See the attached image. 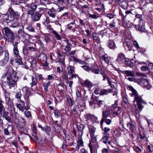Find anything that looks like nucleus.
Instances as JSON below:
<instances>
[{
    "label": "nucleus",
    "instance_id": "f257e3e1",
    "mask_svg": "<svg viewBox=\"0 0 153 153\" xmlns=\"http://www.w3.org/2000/svg\"><path fill=\"white\" fill-rule=\"evenodd\" d=\"M18 79V77L16 75V73L13 71L7 72L5 74L1 79V82L3 83L7 84L11 88L16 84V82Z\"/></svg>",
    "mask_w": 153,
    "mask_h": 153
},
{
    "label": "nucleus",
    "instance_id": "774afa93",
    "mask_svg": "<svg viewBox=\"0 0 153 153\" xmlns=\"http://www.w3.org/2000/svg\"><path fill=\"white\" fill-rule=\"evenodd\" d=\"M4 133L6 135H8L10 133H11L10 132H9L6 128L4 129Z\"/></svg>",
    "mask_w": 153,
    "mask_h": 153
},
{
    "label": "nucleus",
    "instance_id": "c9c22d12",
    "mask_svg": "<svg viewBox=\"0 0 153 153\" xmlns=\"http://www.w3.org/2000/svg\"><path fill=\"white\" fill-rule=\"evenodd\" d=\"M30 46L28 47V49L29 51H36V45L35 44L31 43L30 44Z\"/></svg>",
    "mask_w": 153,
    "mask_h": 153
},
{
    "label": "nucleus",
    "instance_id": "4be33fe9",
    "mask_svg": "<svg viewBox=\"0 0 153 153\" xmlns=\"http://www.w3.org/2000/svg\"><path fill=\"white\" fill-rule=\"evenodd\" d=\"M106 25L107 27V29H108V30H110V31H111L112 32H114V30L115 28V25L114 23H107L106 22H105Z\"/></svg>",
    "mask_w": 153,
    "mask_h": 153
},
{
    "label": "nucleus",
    "instance_id": "2f4dec72",
    "mask_svg": "<svg viewBox=\"0 0 153 153\" xmlns=\"http://www.w3.org/2000/svg\"><path fill=\"white\" fill-rule=\"evenodd\" d=\"M51 83V81H49L48 82H42L43 87L46 92H47L48 91V88L50 85Z\"/></svg>",
    "mask_w": 153,
    "mask_h": 153
},
{
    "label": "nucleus",
    "instance_id": "79ce46f5",
    "mask_svg": "<svg viewBox=\"0 0 153 153\" xmlns=\"http://www.w3.org/2000/svg\"><path fill=\"white\" fill-rule=\"evenodd\" d=\"M84 85L85 86H87L88 88H91L93 86L91 82L88 80L85 81Z\"/></svg>",
    "mask_w": 153,
    "mask_h": 153
},
{
    "label": "nucleus",
    "instance_id": "8fccbe9b",
    "mask_svg": "<svg viewBox=\"0 0 153 153\" xmlns=\"http://www.w3.org/2000/svg\"><path fill=\"white\" fill-rule=\"evenodd\" d=\"M143 86L148 90L150 89L151 87V85L149 83L148 81L146 82L145 84L143 85Z\"/></svg>",
    "mask_w": 153,
    "mask_h": 153
},
{
    "label": "nucleus",
    "instance_id": "0e129e2a",
    "mask_svg": "<svg viewBox=\"0 0 153 153\" xmlns=\"http://www.w3.org/2000/svg\"><path fill=\"white\" fill-rule=\"evenodd\" d=\"M76 95L78 98H81L82 97L80 92L79 91H76Z\"/></svg>",
    "mask_w": 153,
    "mask_h": 153
},
{
    "label": "nucleus",
    "instance_id": "473e14b6",
    "mask_svg": "<svg viewBox=\"0 0 153 153\" xmlns=\"http://www.w3.org/2000/svg\"><path fill=\"white\" fill-rule=\"evenodd\" d=\"M147 81L146 79L143 78H141L137 79V82L142 86Z\"/></svg>",
    "mask_w": 153,
    "mask_h": 153
},
{
    "label": "nucleus",
    "instance_id": "ea45409f",
    "mask_svg": "<svg viewBox=\"0 0 153 153\" xmlns=\"http://www.w3.org/2000/svg\"><path fill=\"white\" fill-rule=\"evenodd\" d=\"M101 74L102 75L103 77V80H105V79H107L108 81V83L110 85V78L108 77L106 74L104 73L101 72Z\"/></svg>",
    "mask_w": 153,
    "mask_h": 153
},
{
    "label": "nucleus",
    "instance_id": "72a5a7b5",
    "mask_svg": "<svg viewBox=\"0 0 153 153\" xmlns=\"http://www.w3.org/2000/svg\"><path fill=\"white\" fill-rule=\"evenodd\" d=\"M104 136L101 140L100 141L106 144L107 143L108 138L109 136V134H105Z\"/></svg>",
    "mask_w": 153,
    "mask_h": 153
},
{
    "label": "nucleus",
    "instance_id": "f03ea898",
    "mask_svg": "<svg viewBox=\"0 0 153 153\" xmlns=\"http://www.w3.org/2000/svg\"><path fill=\"white\" fill-rule=\"evenodd\" d=\"M2 29L4 31L6 40L13 43L16 38L14 33L8 27H4Z\"/></svg>",
    "mask_w": 153,
    "mask_h": 153
},
{
    "label": "nucleus",
    "instance_id": "f8f14e48",
    "mask_svg": "<svg viewBox=\"0 0 153 153\" xmlns=\"http://www.w3.org/2000/svg\"><path fill=\"white\" fill-rule=\"evenodd\" d=\"M3 18L4 20L7 23L13 21L14 19L13 17L10 16L8 14H4Z\"/></svg>",
    "mask_w": 153,
    "mask_h": 153
},
{
    "label": "nucleus",
    "instance_id": "1a4fd4ad",
    "mask_svg": "<svg viewBox=\"0 0 153 153\" xmlns=\"http://www.w3.org/2000/svg\"><path fill=\"white\" fill-rule=\"evenodd\" d=\"M110 110L108 108H107L105 111H103L102 114V118L100 122L101 125L103 124V122L105 120V119H106L108 117L110 116Z\"/></svg>",
    "mask_w": 153,
    "mask_h": 153
},
{
    "label": "nucleus",
    "instance_id": "864d4df0",
    "mask_svg": "<svg viewBox=\"0 0 153 153\" xmlns=\"http://www.w3.org/2000/svg\"><path fill=\"white\" fill-rule=\"evenodd\" d=\"M7 129L11 133H13V127L12 125H9L7 128Z\"/></svg>",
    "mask_w": 153,
    "mask_h": 153
},
{
    "label": "nucleus",
    "instance_id": "39448f33",
    "mask_svg": "<svg viewBox=\"0 0 153 153\" xmlns=\"http://www.w3.org/2000/svg\"><path fill=\"white\" fill-rule=\"evenodd\" d=\"M124 72L127 76H130L127 78V79L130 81L134 82H137V79L135 78L134 71L130 70H127L124 71Z\"/></svg>",
    "mask_w": 153,
    "mask_h": 153
},
{
    "label": "nucleus",
    "instance_id": "6e6552de",
    "mask_svg": "<svg viewBox=\"0 0 153 153\" xmlns=\"http://www.w3.org/2000/svg\"><path fill=\"white\" fill-rule=\"evenodd\" d=\"M37 6L34 3H32L30 4V8H29L27 12V14L28 16H32L35 14V12L37 9Z\"/></svg>",
    "mask_w": 153,
    "mask_h": 153
},
{
    "label": "nucleus",
    "instance_id": "423d86ee",
    "mask_svg": "<svg viewBox=\"0 0 153 153\" xmlns=\"http://www.w3.org/2000/svg\"><path fill=\"white\" fill-rule=\"evenodd\" d=\"M43 9L42 8H40V11H37L31 16V20L33 22H36L38 21L40 19L43 13L41 12V11H43Z\"/></svg>",
    "mask_w": 153,
    "mask_h": 153
},
{
    "label": "nucleus",
    "instance_id": "de8ad7c7",
    "mask_svg": "<svg viewBox=\"0 0 153 153\" xmlns=\"http://www.w3.org/2000/svg\"><path fill=\"white\" fill-rule=\"evenodd\" d=\"M77 127L78 130L79 131L82 135V131L84 128V126L82 125L79 124L77 125Z\"/></svg>",
    "mask_w": 153,
    "mask_h": 153
},
{
    "label": "nucleus",
    "instance_id": "09e8293b",
    "mask_svg": "<svg viewBox=\"0 0 153 153\" xmlns=\"http://www.w3.org/2000/svg\"><path fill=\"white\" fill-rule=\"evenodd\" d=\"M45 131L46 133L48 134L49 135L50 134L51 130L50 127L48 126H45L44 127Z\"/></svg>",
    "mask_w": 153,
    "mask_h": 153
},
{
    "label": "nucleus",
    "instance_id": "ddd939ff",
    "mask_svg": "<svg viewBox=\"0 0 153 153\" xmlns=\"http://www.w3.org/2000/svg\"><path fill=\"white\" fill-rule=\"evenodd\" d=\"M19 103L17 104V107L19 110L22 112H23L25 109H26V107L25 106V103L22 100H20L19 102Z\"/></svg>",
    "mask_w": 153,
    "mask_h": 153
},
{
    "label": "nucleus",
    "instance_id": "052dcab7",
    "mask_svg": "<svg viewBox=\"0 0 153 153\" xmlns=\"http://www.w3.org/2000/svg\"><path fill=\"white\" fill-rule=\"evenodd\" d=\"M101 127H102V128L104 131L105 134H108L107 133V132L110 130V129L109 128H108L105 127H104V128L103 129V127L102 126V125H101Z\"/></svg>",
    "mask_w": 153,
    "mask_h": 153
},
{
    "label": "nucleus",
    "instance_id": "9b49d317",
    "mask_svg": "<svg viewBox=\"0 0 153 153\" xmlns=\"http://www.w3.org/2000/svg\"><path fill=\"white\" fill-rule=\"evenodd\" d=\"M126 58L125 55L122 53H120L117 56V58L116 59V62L119 64H121L124 60H125Z\"/></svg>",
    "mask_w": 153,
    "mask_h": 153
},
{
    "label": "nucleus",
    "instance_id": "412c9836",
    "mask_svg": "<svg viewBox=\"0 0 153 153\" xmlns=\"http://www.w3.org/2000/svg\"><path fill=\"white\" fill-rule=\"evenodd\" d=\"M49 30L50 32L53 34L54 36L58 40H60L61 39V37L58 33L55 30H54L52 28H49Z\"/></svg>",
    "mask_w": 153,
    "mask_h": 153
},
{
    "label": "nucleus",
    "instance_id": "680f3d73",
    "mask_svg": "<svg viewBox=\"0 0 153 153\" xmlns=\"http://www.w3.org/2000/svg\"><path fill=\"white\" fill-rule=\"evenodd\" d=\"M118 105V102L117 101H115L114 104H113L111 105V107L113 108H115L117 107V105Z\"/></svg>",
    "mask_w": 153,
    "mask_h": 153
},
{
    "label": "nucleus",
    "instance_id": "4c0bfd02",
    "mask_svg": "<svg viewBox=\"0 0 153 153\" xmlns=\"http://www.w3.org/2000/svg\"><path fill=\"white\" fill-rule=\"evenodd\" d=\"M32 82L30 83L31 87L35 85L37 83V81L36 78L33 76L31 77Z\"/></svg>",
    "mask_w": 153,
    "mask_h": 153
},
{
    "label": "nucleus",
    "instance_id": "a878e982",
    "mask_svg": "<svg viewBox=\"0 0 153 153\" xmlns=\"http://www.w3.org/2000/svg\"><path fill=\"white\" fill-rule=\"evenodd\" d=\"M108 46L110 48L113 50L116 48L115 44L113 40H109L108 43Z\"/></svg>",
    "mask_w": 153,
    "mask_h": 153
},
{
    "label": "nucleus",
    "instance_id": "5fc2aeb1",
    "mask_svg": "<svg viewBox=\"0 0 153 153\" xmlns=\"http://www.w3.org/2000/svg\"><path fill=\"white\" fill-rule=\"evenodd\" d=\"M27 30L29 32H33L35 31L34 29L31 25H29L26 28Z\"/></svg>",
    "mask_w": 153,
    "mask_h": 153
},
{
    "label": "nucleus",
    "instance_id": "603ef678",
    "mask_svg": "<svg viewBox=\"0 0 153 153\" xmlns=\"http://www.w3.org/2000/svg\"><path fill=\"white\" fill-rule=\"evenodd\" d=\"M54 113L55 117L58 118L60 117V113L58 110H55L54 111Z\"/></svg>",
    "mask_w": 153,
    "mask_h": 153
},
{
    "label": "nucleus",
    "instance_id": "0eeeda50",
    "mask_svg": "<svg viewBox=\"0 0 153 153\" xmlns=\"http://www.w3.org/2000/svg\"><path fill=\"white\" fill-rule=\"evenodd\" d=\"M134 98V101H136L137 103L138 108L141 111V110L143 107L142 105V103L145 104L146 103L143 100L141 97L139 95L136 97Z\"/></svg>",
    "mask_w": 153,
    "mask_h": 153
},
{
    "label": "nucleus",
    "instance_id": "7c9ffc66",
    "mask_svg": "<svg viewBox=\"0 0 153 153\" xmlns=\"http://www.w3.org/2000/svg\"><path fill=\"white\" fill-rule=\"evenodd\" d=\"M88 128L90 136H92V135H94L96 128L92 126H89Z\"/></svg>",
    "mask_w": 153,
    "mask_h": 153
},
{
    "label": "nucleus",
    "instance_id": "20e7f679",
    "mask_svg": "<svg viewBox=\"0 0 153 153\" xmlns=\"http://www.w3.org/2000/svg\"><path fill=\"white\" fill-rule=\"evenodd\" d=\"M136 29L140 32H146L147 30L145 27V21L142 19H140L139 24L135 26Z\"/></svg>",
    "mask_w": 153,
    "mask_h": 153
},
{
    "label": "nucleus",
    "instance_id": "6e6d98bb",
    "mask_svg": "<svg viewBox=\"0 0 153 153\" xmlns=\"http://www.w3.org/2000/svg\"><path fill=\"white\" fill-rule=\"evenodd\" d=\"M67 100L69 105L70 106H72L73 105V101L71 98L70 97H67Z\"/></svg>",
    "mask_w": 153,
    "mask_h": 153
},
{
    "label": "nucleus",
    "instance_id": "dca6fc26",
    "mask_svg": "<svg viewBox=\"0 0 153 153\" xmlns=\"http://www.w3.org/2000/svg\"><path fill=\"white\" fill-rule=\"evenodd\" d=\"M48 14L50 17L54 19L56 16V10L53 8L49 9L48 11Z\"/></svg>",
    "mask_w": 153,
    "mask_h": 153
},
{
    "label": "nucleus",
    "instance_id": "6ab92c4d",
    "mask_svg": "<svg viewBox=\"0 0 153 153\" xmlns=\"http://www.w3.org/2000/svg\"><path fill=\"white\" fill-rule=\"evenodd\" d=\"M128 88L132 92V93L129 94L131 96L134 97V98L139 95L137 91L132 86H129Z\"/></svg>",
    "mask_w": 153,
    "mask_h": 153
},
{
    "label": "nucleus",
    "instance_id": "c03bdc74",
    "mask_svg": "<svg viewBox=\"0 0 153 153\" xmlns=\"http://www.w3.org/2000/svg\"><path fill=\"white\" fill-rule=\"evenodd\" d=\"M91 136V140L89 143H97V139L96 136L94 135Z\"/></svg>",
    "mask_w": 153,
    "mask_h": 153
},
{
    "label": "nucleus",
    "instance_id": "4d7b16f0",
    "mask_svg": "<svg viewBox=\"0 0 153 153\" xmlns=\"http://www.w3.org/2000/svg\"><path fill=\"white\" fill-rule=\"evenodd\" d=\"M92 37L94 40H97L99 39V35L97 33H94L92 35Z\"/></svg>",
    "mask_w": 153,
    "mask_h": 153
},
{
    "label": "nucleus",
    "instance_id": "f3484780",
    "mask_svg": "<svg viewBox=\"0 0 153 153\" xmlns=\"http://www.w3.org/2000/svg\"><path fill=\"white\" fill-rule=\"evenodd\" d=\"M16 62L19 63V65H22V67L26 69L28 68V67L25 65L22 61V58L20 56V57H16Z\"/></svg>",
    "mask_w": 153,
    "mask_h": 153
},
{
    "label": "nucleus",
    "instance_id": "c85d7f7f",
    "mask_svg": "<svg viewBox=\"0 0 153 153\" xmlns=\"http://www.w3.org/2000/svg\"><path fill=\"white\" fill-rule=\"evenodd\" d=\"M112 91V90L111 89H102L100 91V94L101 95H107L109 93H111Z\"/></svg>",
    "mask_w": 153,
    "mask_h": 153
},
{
    "label": "nucleus",
    "instance_id": "aec40b11",
    "mask_svg": "<svg viewBox=\"0 0 153 153\" xmlns=\"http://www.w3.org/2000/svg\"><path fill=\"white\" fill-rule=\"evenodd\" d=\"M88 146L90 151H95L98 148L97 143H89Z\"/></svg>",
    "mask_w": 153,
    "mask_h": 153
},
{
    "label": "nucleus",
    "instance_id": "bf43d9fd",
    "mask_svg": "<svg viewBox=\"0 0 153 153\" xmlns=\"http://www.w3.org/2000/svg\"><path fill=\"white\" fill-rule=\"evenodd\" d=\"M28 48H27L26 47H24L23 49V52L24 55H26L28 53Z\"/></svg>",
    "mask_w": 153,
    "mask_h": 153
},
{
    "label": "nucleus",
    "instance_id": "a19ab883",
    "mask_svg": "<svg viewBox=\"0 0 153 153\" xmlns=\"http://www.w3.org/2000/svg\"><path fill=\"white\" fill-rule=\"evenodd\" d=\"M22 91L25 92L26 94L28 95V96L30 95L31 92L29 91V88L27 86H25L22 89Z\"/></svg>",
    "mask_w": 153,
    "mask_h": 153
},
{
    "label": "nucleus",
    "instance_id": "2eb2a0df",
    "mask_svg": "<svg viewBox=\"0 0 153 153\" xmlns=\"http://www.w3.org/2000/svg\"><path fill=\"white\" fill-rule=\"evenodd\" d=\"M8 114V112L5 111L2 113V115H1L4 118L5 120H6L8 123H12L11 118L9 116Z\"/></svg>",
    "mask_w": 153,
    "mask_h": 153
},
{
    "label": "nucleus",
    "instance_id": "4468645a",
    "mask_svg": "<svg viewBox=\"0 0 153 153\" xmlns=\"http://www.w3.org/2000/svg\"><path fill=\"white\" fill-rule=\"evenodd\" d=\"M8 12L11 15L10 16L14 17V16H20V13L19 12L16 10H14L11 7L9 8L8 10Z\"/></svg>",
    "mask_w": 153,
    "mask_h": 153
},
{
    "label": "nucleus",
    "instance_id": "7ed1b4c3",
    "mask_svg": "<svg viewBox=\"0 0 153 153\" xmlns=\"http://www.w3.org/2000/svg\"><path fill=\"white\" fill-rule=\"evenodd\" d=\"M4 96L5 99V101L7 104L10 107L11 110L15 112V109L13 105V102L10 99V95L9 92L5 90L4 91Z\"/></svg>",
    "mask_w": 153,
    "mask_h": 153
},
{
    "label": "nucleus",
    "instance_id": "c756f323",
    "mask_svg": "<svg viewBox=\"0 0 153 153\" xmlns=\"http://www.w3.org/2000/svg\"><path fill=\"white\" fill-rule=\"evenodd\" d=\"M68 70V74L69 75H71L74 73V67L73 66L69 65L67 68Z\"/></svg>",
    "mask_w": 153,
    "mask_h": 153
},
{
    "label": "nucleus",
    "instance_id": "338daca9",
    "mask_svg": "<svg viewBox=\"0 0 153 153\" xmlns=\"http://www.w3.org/2000/svg\"><path fill=\"white\" fill-rule=\"evenodd\" d=\"M82 68L84 69L85 70L87 71H90V69L87 66L85 65L82 66Z\"/></svg>",
    "mask_w": 153,
    "mask_h": 153
},
{
    "label": "nucleus",
    "instance_id": "13d9d810",
    "mask_svg": "<svg viewBox=\"0 0 153 153\" xmlns=\"http://www.w3.org/2000/svg\"><path fill=\"white\" fill-rule=\"evenodd\" d=\"M57 55H58V58L59 60V62H60L61 63H63L64 62V59H60L59 58L62 57V55L60 53H57Z\"/></svg>",
    "mask_w": 153,
    "mask_h": 153
},
{
    "label": "nucleus",
    "instance_id": "58836bf2",
    "mask_svg": "<svg viewBox=\"0 0 153 153\" xmlns=\"http://www.w3.org/2000/svg\"><path fill=\"white\" fill-rule=\"evenodd\" d=\"M24 112V114L25 116L29 119H31L32 118V115L30 111H28L26 109Z\"/></svg>",
    "mask_w": 153,
    "mask_h": 153
},
{
    "label": "nucleus",
    "instance_id": "b1692460",
    "mask_svg": "<svg viewBox=\"0 0 153 153\" xmlns=\"http://www.w3.org/2000/svg\"><path fill=\"white\" fill-rule=\"evenodd\" d=\"M47 56L45 55H44L41 59L43 66L46 68L48 66V64L47 62Z\"/></svg>",
    "mask_w": 153,
    "mask_h": 153
},
{
    "label": "nucleus",
    "instance_id": "cd10ccee",
    "mask_svg": "<svg viewBox=\"0 0 153 153\" xmlns=\"http://www.w3.org/2000/svg\"><path fill=\"white\" fill-rule=\"evenodd\" d=\"M125 63L127 66L131 68L133 67L134 66L133 63L128 59H126L125 60Z\"/></svg>",
    "mask_w": 153,
    "mask_h": 153
},
{
    "label": "nucleus",
    "instance_id": "69168bd1",
    "mask_svg": "<svg viewBox=\"0 0 153 153\" xmlns=\"http://www.w3.org/2000/svg\"><path fill=\"white\" fill-rule=\"evenodd\" d=\"M11 144L17 147L18 146V143L16 140H13L11 142Z\"/></svg>",
    "mask_w": 153,
    "mask_h": 153
},
{
    "label": "nucleus",
    "instance_id": "e433bc0d",
    "mask_svg": "<svg viewBox=\"0 0 153 153\" xmlns=\"http://www.w3.org/2000/svg\"><path fill=\"white\" fill-rule=\"evenodd\" d=\"M71 58L72 60H74L76 62L79 63L80 64L83 65L85 63L83 61L80 60L77 58H76L74 56H71Z\"/></svg>",
    "mask_w": 153,
    "mask_h": 153
},
{
    "label": "nucleus",
    "instance_id": "37998d69",
    "mask_svg": "<svg viewBox=\"0 0 153 153\" xmlns=\"http://www.w3.org/2000/svg\"><path fill=\"white\" fill-rule=\"evenodd\" d=\"M2 102H3L0 101V114L1 115H2V113L5 111Z\"/></svg>",
    "mask_w": 153,
    "mask_h": 153
},
{
    "label": "nucleus",
    "instance_id": "a211bd4d",
    "mask_svg": "<svg viewBox=\"0 0 153 153\" xmlns=\"http://www.w3.org/2000/svg\"><path fill=\"white\" fill-rule=\"evenodd\" d=\"M90 71L95 74H98L100 72V70L97 65H94L91 66Z\"/></svg>",
    "mask_w": 153,
    "mask_h": 153
},
{
    "label": "nucleus",
    "instance_id": "49530a36",
    "mask_svg": "<svg viewBox=\"0 0 153 153\" xmlns=\"http://www.w3.org/2000/svg\"><path fill=\"white\" fill-rule=\"evenodd\" d=\"M79 143L78 144H77L76 143H74V144H73L74 145H75V146L76 147V149H77L78 148V149H79V147L80 146H82L83 145V142L82 140L81 139H79Z\"/></svg>",
    "mask_w": 153,
    "mask_h": 153
},
{
    "label": "nucleus",
    "instance_id": "f704fd0d",
    "mask_svg": "<svg viewBox=\"0 0 153 153\" xmlns=\"http://www.w3.org/2000/svg\"><path fill=\"white\" fill-rule=\"evenodd\" d=\"M110 32V30L106 28L105 30H101L100 33L102 37H103V36H107Z\"/></svg>",
    "mask_w": 153,
    "mask_h": 153
},
{
    "label": "nucleus",
    "instance_id": "5701e85b",
    "mask_svg": "<svg viewBox=\"0 0 153 153\" xmlns=\"http://www.w3.org/2000/svg\"><path fill=\"white\" fill-rule=\"evenodd\" d=\"M4 57L2 60V62L4 64H6L8 61L9 56V53L7 50H5L4 51Z\"/></svg>",
    "mask_w": 153,
    "mask_h": 153
},
{
    "label": "nucleus",
    "instance_id": "bb28decb",
    "mask_svg": "<svg viewBox=\"0 0 153 153\" xmlns=\"http://www.w3.org/2000/svg\"><path fill=\"white\" fill-rule=\"evenodd\" d=\"M67 44L64 48V50L66 52H69L71 50V46H72L71 44L70 43L68 40H66Z\"/></svg>",
    "mask_w": 153,
    "mask_h": 153
},
{
    "label": "nucleus",
    "instance_id": "393cba45",
    "mask_svg": "<svg viewBox=\"0 0 153 153\" xmlns=\"http://www.w3.org/2000/svg\"><path fill=\"white\" fill-rule=\"evenodd\" d=\"M100 58L102 60L104 61L108 64H109V61L111 60L110 57L106 56L105 55H102Z\"/></svg>",
    "mask_w": 153,
    "mask_h": 153
},
{
    "label": "nucleus",
    "instance_id": "9d476101",
    "mask_svg": "<svg viewBox=\"0 0 153 153\" xmlns=\"http://www.w3.org/2000/svg\"><path fill=\"white\" fill-rule=\"evenodd\" d=\"M13 52L14 56L16 57H20L19 51L18 48V42H13Z\"/></svg>",
    "mask_w": 153,
    "mask_h": 153
},
{
    "label": "nucleus",
    "instance_id": "a18cd8bd",
    "mask_svg": "<svg viewBox=\"0 0 153 153\" xmlns=\"http://www.w3.org/2000/svg\"><path fill=\"white\" fill-rule=\"evenodd\" d=\"M127 126L129 128L130 130L132 131L133 132L134 130V126L132 122H129L127 124Z\"/></svg>",
    "mask_w": 153,
    "mask_h": 153
},
{
    "label": "nucleus",
    "instance_id": "e2e57ef3",
    "mask_svg": "<svg viewBox=\"0 0 153 153\" xmlns=\"http://www.w3.org/2000/svg\"><path fill=\"white\" fill-rule=\"evenodd\" d=\"M104 104V102L103 101L100 100L97 103V104L99 107H101Z\"/></svg>",
    "mask_w": 153,
    "mask_h": 153
},
{
    "label": "nucleus",
    "instance_id": "3c124183",
    "mask_svg": "<svg viewBox=\"0 0 153 153\" xmlns=\"http://www.w3.org/2000/svg\"><path fill=\"white\" fill-rule=\"evenodd\" d=\"M28 35V34L24 32L22 33H21L18 36L21 38L23 39H25L26 38V36Z\"/></svg>",
    "mask_w": 153,
    "mask_h": 153
}]
</instances>
